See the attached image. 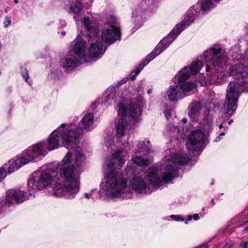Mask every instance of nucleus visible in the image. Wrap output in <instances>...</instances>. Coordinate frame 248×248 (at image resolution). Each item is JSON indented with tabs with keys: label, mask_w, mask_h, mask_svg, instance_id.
<instances>
[{
	"label": "nucleus",
	"mask_w": 248,
	"mask_h": 248,
	"mask_svg": "<svg viewBox=\"0 0 248 248\" xmlns=\"http://www.w3.org/2000/svg\"><path fill=\"white\" fill-rule=\"evenodd\" d=\"M65 124H62L54 130L49 136L47 145L39 142L46 150L51 151L59 148L62 143L67 149H74L75 157L72 159L70 152H68L62 159L63 166L60 170V175L62 179V183L57 182L53 189V195L57 197L66 196L72 198L78 193L79 188V173L78 169L82 166L86 159L81 148L78 146L79 140L77 139L78 134L73 135L74 125H69L64 128Z\"/></svg>",
	"instance_id": "obj_1"
},
{
	"label": "nucleus",
	"mask_w": 248,
	"mask_h": 248,
	"mask_svg": "<svg viewBox=\"0 0 248 248\" xmlns=\"http://www.w3.org/2000/svg\"><path fill=\"white\" fill-rule=\"evenodd\" d=\"M207 72L210 71L214 80L223 81L226 77L232 76L226 92L224 108L225 117H230L235 111L239 95L242 92H248V63H237L228 65L227 63H210L206 66Z\"/></svg>",
	"instance_id": "obj_2"
},
{
	"label": "nucleus",
	"mask_w": 248,
	"mask_h": 248,
	"mask_svg": "<svg viewBox=\"0 0 248 248\" xmlns=\"http://www.w3.org/2000/svg\"><path fill=\"white\" fill-rule=\"evenodd\" d=\"M188 163L187 158L180 154H175L171 156L170 159L167 160L160 166V170L163 175L162 179L157 175L158 170L156 168L150 167L146 175L149 184H147L141 175H139L134 164L128 163L125 170L127 177L133 176L130 185L132 189L139 194L149 193L153 189L157 188L162 186V180L169 182L177 175L178 168L177 165L185 166Z\"/></svg>",
	"instance_id": "obj_3"
},
{
	"label": "nucleus",
	"mask_w": 248,
	"mask_h": 248,
	"mask_svg": "<svg viewBox=\"0 0 248 248\" xmlns=\"http://www.w3.org/2000/svg\"><path fill=\"white\" fill-rule=\"evenodd\" d=\"M136 94L130 99V105L128 106L124 104V99L119 96L115 88L110 87L107 89L103 94L102 99L104 102H108L111 99L118 101V114L121 116L116 124V133L115 136L119 139L124 135L127 128V119H129L131 124H134L140 121L142 111L141 107L143 105V100L141 95L143 93V87H138Z\"/></svg>",
	"instance_id": "obj_4"
},
{
	"label": "nucleus",
	"mask_w": 248,
	"mask_h": 248,
	"mask_svg": "<svg viewBox=\"0 0 248 248\" xmlns=\"http://www.w3.org/2000/svg\"><path fill=\"white\" fill-rule=\"evenodd\" d=\"M127 155L126 152L119 150L106 161L109 170L106 173L105 184H101V186L109 197L124 198L129 197L131 193L127 186L126 178L118 170L125 163Z\"/></svg>",
	"instance_id": "obj_5"
},
{
	"label": "nucleus",
	"mask_w": 248,
	"mask_h": 248,
	"mask_svg": "<svg viewBox=\"0 0 248 248\" xmlns=\"http://www.w3.org/2000/svg\"><path fill=\"white\" fill-rule=\"evenodd\" d=\"M56 175L57 172L51 165L42 166L38 170L33 172L28 181L30 194L50 186L57 181Z\"/></svg>",
	"instance_id": "obj_6"
},
{
	"label": "nucleus",
	"mask_w": 248,
	"mask_h": 248,
	"mask_svg": "<svg viewBox=\"0 0 248 248\" xmlns=\"http://www.w3.org/2000/svg\"><path fill=\"white\" fill-rule=\"evenodd\" d=\"M81 22L89 38L90 47L88 49V58H101L106 51V47L97 36L99 31L96 24L92 22L88 17H84Z\"/></svg>",
	"instance_id": "obj_7"
},
{
	"label": "nucleus",
	"mask_w": 248,
	"mask_h": 248,
	"mask_svg": "<svg viewBox=\"0 0 248 248\" xmlns=\"http://www.w3.org/2000/svg\"><path fill=\"white\" fill-rule=\"evenodd\" d=\"M46 151L44 147L40 143H36L24 151L20 157L13 161L8 168V173H11L19 169L22 166L34 160L40 155L45 156Z\"/></svg>",
	"instance_id": "obj_8"
},
{
	"label": "nucleus",
	"mask_w": 248,
	"mask_h": 248,
	"mask_svg": "<svg viewBox=\"0 0 248 248\" xmlns=\"http://www.w3.org/2000/svg\"><path fill=\"white\" fill-rule=\"evenodd\" d=\"M227 56L226 50L222 47H211L204 51L193 62H226Z\"/></svg>",
	"instance_id": "obj_9"
},
{
	"label": "nucleus",
	"mask_w": 248,
	"mask_h": 248,
	"mask_svg": "<svg viewBox=\"0 0 248 248\" xmlns=\"http://www.w3.org/2000/svg\"><path fill=\"white\" fill-rule=\"evenodd\" d=\"M204 134L200 129L193 131L189 136L186 145L187 149L191 151L201 150L204 144Z\"/></svg>",
	"instance_id": "obj_10"
},
{
	"label": "nucleus",
	"mask_w": 248,
	"mask_h": 248,
	"mask_svg": "<svg viewBox=\"0 0 248 248\" xmlns=\"http://www.w3.org/2000/svg\"><path fill=\"white\" fill-rule=\"evenodd\" d=\"M93 115L91 113H88L82 119L79 124V128L76 127L75 125L71 124V125H74L72 134L74 135L75 134H78L77 139L79 140V137L84 131H89L93 128Z\"/></svg>",
	"instance_id": "obj_11"
},
{
	"label": "nucleus",
	"mask_w": 248,
	"mask_h": 248,
	"mask_svg": "<svg viewBox=\"0 0 248 248\" xmlns=\"http://www.w3.org/2000/svg\"><path fill=\"white\" fill-rule=\"evenodd\" d=\"M27 199V195L21 190L10 189L7 191L5 199V204L10 206L20 203Z\"/></svg>",
	"instance_id": "obj_12"
},
{
	"label": "nucleus",
	"mask_w": 248,
	"mask_h": 248,
	"mask_svg": "<svg viewBox=\"0 0 248 248\" xmlns=\"http://www.w3.org/2000/svg\"><path fill=\"white\" fill-rule=\"evenodd\" d=\"M192 63V64L190 67L184 68L180 72L178 75L175 77V80H177L180 84L186 82V80L189 77L191 74L192 75L197 74L202 66V63Z\"/></svg>",
	"instance_id": "obj_13"
},
{
	"label": "nucleus",
	"mask_w": 248,
	"mask_h": 248,
	"mask_svg": "<svg viewBox=\"0 0 248 248\" xmlns=\"http://www.w3.org/2000/svg\"><path fill=\"white\" fill-rule=\"evenodd\" d=\"M73 52L77 57L87 61L88 54L86 53V42L80 35H78L73 42Z\"/></svg>",
	"instance_id": "obj_14"
},
{
	"label": "nucleus",
	"mask_w": 248,
	"mask_h": 248,
	"mask_svg": "<svg viewBox=\"0 0 248 248\" xmlns=\"http://www.w3.org/2000/svg\"><path fill=\"white\" fill-rule=\"evenodd\" d=\"M120 36L119 27L114 25H111L108 28L104 29L101 33L102 39L109 44H112L117 39H119Z\"/></svg>",
	"instance_id": "obj_15"
},
{
	"label": "nucleus",
	"mask_w": 248,
	"mask_h": 248,
	"mask_svg": "<svg viewBox=\"0 0 248 248\" xmlns=\"http://www.w3.org/2000/svg\"><path fill=\"white\" fill-rule=\"evenodd\" d=\"M169 99L171 101H175L184 97L179 85L170 86L167 91Z\"/></svg>",
	"instance_id": "obj_16"
},
{
	"label": "nucleus",
	"mask_w": 248,
	"mask_h": 248,
	"mask_svg": "<svg viewBox=\"0 0 248 248\" xmlns=\"http://www.w3.org/2000/svg\"><path fill=\"white\" fill-rule=\"evenodd\" d=\"M213 121L211 118L208 116L207 114L204 115L203 121L200 123V130L202 132L205 136L208 135L211 131Z\"/></svg>",
	"instance_id": "obj_17"
},
{
	"label": "nucleus",
	"mask_w": 248,
	"mask_h": 248,
	"mask_svg": "<svg viewBox=\"0 0 248 248\" xmlns=\"http://www.w3.org/2000/svg\"><path fill=\"white\" fill-rule=\"evenodd\" d=\"M182 93L184 96L194 93L197 91V87L194 82L188 81L179 85Z\"/></svg>",
	"instance_id": "obj_18"
},
{
	"label": "nucleus",
	"mask_w": 248,
	"mask_h": 248,
	"mask_svg": "<svg viewBox=\"0 0 248 248\" xmlns=\"http://www.w3.org/2000/svg\"><path fill=\"white\" fill-rule=\"evenodd\" d=\"M201 109V104L197 102L192 103L188 115L194 121H197L200 117Z\"/></svg>",
	"instance_id": "obj_19"
},
{
	"label": "nucleus",
	"mask_w": 248,
	"mask_h": 248,
	"mask_svg": "<svg viewBox=\"0 0 248 248\" xmlns=\"http://www.w3.org/2000/svg\"><path fill=\"white\" fill-rule=\"evenodd\" d=\"M235 219L240 224V226L245 227L243 232H248V212L238 215L235 217Z\"/></svg>",
	"instance_id": "obj_20"
},
{
	"label": "nucleus",
	"mask_w": 248,
	"mask_h": 248,
	"mask_svg": "<svg viewBox=\"0 0 248 248\" xmlns=\"http://www.w3.org/2000/svg\"><path fill=\"white\" fill-rule=\"evenodd\" d=\"M180 129L177 126H174L173 124H169L167 127V134L171 138L178 139L181 137L180 135Z\"/></svg>",
	"instance_id": "obj_21"
},
{
	"label": "nucleus",
	"mask_w": 248,
	"mask_h": 248,
	"mask_svg": "<svg viewBox=\"0 0 248 248\" xmlns=\"http://www.w3.org/2000/svg\"><path fill=\"white\" fill-rule=\"evenodd\" d=\"M133 161L134 164H137L139 166L144 167L148 166L150 161L149 160L143 158L141 156H135L133 158Z\"/></svg>",
	"instance_id": "obj_22"
},
{
	"label": "nucleus",
	"mask_w": 248,
	"mask_h": 248,
	"mask_svg": "<svg viewBox=\"0 0 248 248\" xmlns=\"http://www.w3.org/2000/svg\"><path fill=\"white\" fill-rule=\"evenodd\" d=\"M83 7L82 3L78 1L72 3L69 7V13H78L80 12Z\"/></svg>",
	"instance_id": "obj_23"
},
{
	"label": "nucleus",
	"mask_w": 248,
	"mask_h": 248,
	"mask_svg": "<svg viewBox=\"0 0 248 248\" xmlns=\"http://www.w3.org/2000/svg\"><path fill=\"white\" fill-rule=\"evenodd\" d=\"M145 141L139 142L138 147L139 148V151L140 153H142L143 154L145 155L144 152L150 153V141L149 140L146 141L148 145H146Z\"/></svg>",
	"instance_id": "obj_24"
},
{
	"label": "nucleus",
	"mask_w": 248,
	"mask_h": 248,
	"mask_svg": "<svg viewBox=\"0 0 248 248\" xmlns=\"http://www.w3.org/2000/svg\"><path fill=\"white\" fill-rule=\"evenodd\" d=\"M247 34L248 35V32ZM232 57L234 59H236L237 61L242 60L248 62V43L244 55L233 54Z\"/></svg>",
	"instance_id": "obj_25"
},
{
	"label": "nucleus",
	"mask_w": 248,
	"mask_h": 248,
	"mask_svg": "<svg viewBox=\"0 0 248 248\" xmlns=\"http://www.w3.org/2000/svg\"><path fill=\"white\" fill-rule=\"evenodd\" d=\"M82 63H63V68L65 72H69L79 66Z\"/></svg>",
	"instance_id": "obj_26"
},
{
	"label": "nucleus",
	"mask_w": 248,
	"mask_h": 248,
	"mask_svg": "<svg viewBox=\"0 0 248 248\" xmlns=\"http://www.w3.org/2000/svg\"><path fill=\"white\" fill-rule=\"evenodd\" d=\"M146 64H142L140 63L137 67L136 69L134 71H132L131 73V80H134L136 78V77L140 73V71L143 68Z\"/></svg>",
	"instance_id": "obj_27"
},
{
	"label": "nucleus",
	"mask_w": 248,
	"mask_h": 248,
	"mask_svg": "<svg viewBox=\"0 0 248 248\" xmlns=\"http://www.w3.org/2000/svg\"><path fill=\"white\" fill-rule=\"evenodd\" d=\"M21 73L23 77L25 79L26 81L29 83L30 85H31L32 82L31 80H28L29 77L27 70L25 68H22Z\"/></svg>",
	"instance_id": "obj_28"
},
{
	"label": "nucleus",
	"mask_w": 248,
	"mask_h": 248,
	"mask_svg": "<svg viewBox=\"0 0 248 248\" xmlns=\"http://www.w3.org/2000/svg\"><path fill=\"white\" fill-rule=\"evenodd\" d=\"M164 114H165V116L166 117V118L169 120V119L170 118L171 116H172V115L174 113V110L173 109L171 108V109H166L165 111H164Z\"/></svg>",
	"instance_id": "obj_29"
},
{
	"label": "nucleus",
	"mask_w": 248,
	"mask_h": 248,
	"mask_svg": "<svg viewBox=\"0 0 248 248\" xmlns=\"http://www.w3.org/2000/svg\"><path fill=\"white\" fill-rule=\"evenodd\" d=\"M6 177L5 169L3 167L0 168V182H1Z\"/></svg>",
	"instance_id": "obj_30"
},
{
	"label": "nucleus",
	"mask_w": 248,
	"mask_h": 248,
	"mask_svg": "<svg viewBox=\"0 0 248 248\" xmlns=\"http://www.w3.org/2000/svg\"><path fill=\"white\" fill-rule=\"evenodd\" d=\"M170 217L172 220L176 221H183L184 220V218L182 217L181 216L179 215H171L170 216Z\"/></svg>",
	"instance_id": "obj_31"
},
{
	"label": "nucleus",
	"mask_w": 248,
	"mask_h": 248,
	"mask_svg": "<svg viewBox=\"0 0 248 248\" xmlns=\"http://www.w3.org/2000/svg\"><path fill=\"white\" fill-rule=\"evenodd\" d=\"M3 23L4 24V26L5 28L8 27L11 23L10 17L6 16L5 17V21H4Z\"/></svg>",
	"instance_id": "obj_32"
},
{
	"label": "nucleus",
	"mask_w": 248,
	"mask_h": 248,
	"mask_svg": "<svg viewBox=\"0 0 248 248\" xmlns=\"http://www.w3.org/2000/svg\"><path fill=\"white\" fill-rule=\"evenodd\" d=\"M93 0H82L85 4L86 8H88L91 6Z\"/></svg>",
	"instance_id": "obj_33"
},
{
	"label": "nucleus",
	"mask_w": 248,
	"mask_h": 248,
	"mask_svg": "<svg viewBox=\"0 0 248 248\" xmlns=\"http://www.w3.org/2000/svg\"><path fill=\"white\" fill-rule=\"evenodd\" d=\"M127 80H128V78H123L122 80H121L120 81H119L118 82V83H117L118 87L121 86L123 84L126 83L127 82Z\"/></svg>",
	"instance_id": "obj_34"
},
{
	"label": "nucleus",
	"mask_w": 248,
	"mask_h": 248,
	"mask_svg": "<svg viewBox=\"0 0 248 248\" xmlns=\"http://www.w3.org/2000/svg\"><path fill=\"white\" fill-rule=\"evenodd\" d=\"M240 248H248V241L242 242Z\"/></svg>",
	"instance_id": "obj_35"
},
{
	"label": "nucleus",
	"mask_w": 248,
	"mask_h": 248,
	"mask_svg": "<svg viewBox=\"0 0 248 248\" xmlns=\"http://www.w3.org/2000/svg\"><path fill=\"white\" fill-rule=\"evenodd\" d=\"M139 10H136L135 11L133 12V17H138V16H141L140 12H139Z\"/></svg>",
	"instance_id": "obj_36"
},
{
	"label": "nucleus",
	"mask_w": 248,
	"mask_h": 248,
	"mask_svg": "<svg viewBox=\"0 0 248 248\" xmlns=\"http://www.w3.org/2000/svg\"><path fill=\"white\" fill-rule=\"evenodd\" d=\"M65 62H75L74 61V60L72 59V58H66L65 59Z\"/></svg>",
	"instance_id": "obj_37"
},
{
	"label": "nucleus",
	"mask_w": 248,
	"mask_h": 248,
	"mask_svg": "<svg viewBox=\"0 0 248 248\" xmlns=\"http://www.w3.org/2000/svg\"><path fill=\"white\" fill-rule=\"evenodd\" d=\"M193 217L194 219L197 220L199 219V216L198 214H196L193 215Z\"/></svg>",
	"instance_id": "obj_38"
},
{
	"label": "nucleus",
	"mask_w": 248,
	"mask_h": 248,
	"mask_svg": "<svg viewBox=\"0 0 248 248\" xmlns=\"http://www.w3.org/2000/svg\"><path fill=\"white\" fill-rule=\"evenodd\" d=\"M225 133L224 132H221V133L219 134V136L218 137V140H219L220 139V137H221V136H224V135H225ZM217 141V140H216V141Z\"/></svg>",
	"instance_id": "obj_39"
},
{
	"label": "nucleus",
	"mask_w": 248,
	"mask_h": 248,
	"mask_svg": "<svg viewBox=\"0 0 248 248\" xmlns=\"http://www.w3.org/2000/svg\"><path fill=\"white\" fill-rule=\"evenodd\" d=\"M192 219V216H189L188 217V218L187 219V220L185 221V223L187 224V221H190Z\"/></svg>",
	"instance_id": "obj_40"
},
{
	"label": "nucleus",
	"mask_w": 248,
	"mask_h": 248,
	"mask_svg": "<svg viewBox=\"0 0 248 248\" xmlns=\"http://www.w3.org/2000/svg\"><path fill=\"white\" fill-rule=\"evenodd\" d=\"M225 122V120H224L222 123L218 125V127L219 128H222L223 127V124Z\"/></svg>",
	"instance_id": "obj_41"
},
{
	"label": "nucleus",
	"mask_w": 248,
	"mask_h": 248,
	"mask_svg": "<svg viewBox=\"0 0 248 248\" xmlns=\"http://www.w3.org/2000/svg\"><path fill=\"white\" fill-rule=\"evenodd\" d=\"M84 196L87 199H89L90 198V196H89V195L88 193H85L84 194Z\"/></svg>",
	"instance_id": "obj_42"
},
{
	"label": "nucleus",
	"mask_w": 248,
	"mask_h": 248,
	"mask_svg": "<svg viewBox=\"0 0 248 248\" xmlns=\"http://www.w3.org/2000/svg\"><path fill=\"white\" fill-rule=\"evenodd\" d=\"M182 122H183L184 123L186 124V123H187V119H186V118H183V119H182Z\"/></svg>",
	"instance_id": "obj_43"
},
{
	"label": "nucleus",
	"mask_w": 248,
	"mask_h": 248,
	"mask_svg": "<svg viewBox=\"0 0 248 248\" xmlns=\"http://www.w3.org/2000/svg\"><path fill=\"white\" fill-rule=\"evenodd\" d=\"M105 143H106V144L107 145V146H109L111 144V142H110V143L108 142L107 140H105Z\"/></svg>",
	"instance_id": "obj_44"
},
{
	"label": "nucleus",
	"mask_w": 248,
	"mask_h": 248,
	"mask_svg": "<svg viewBox=\"0 0 248 248\" xmlns=\"http://www.w3.org/2000/svg\"><path fill=\"white\" fill-rule=\"evenodd\" d=\"M151 93H152V89H148L147 91V93L149 94Z\"/></svg>",
	"instance_id": "obj_45"
},
{
	"label": "nucleus",
	"mask_w": 248,
	"mask_h": 248,
	"mask_svg": "<svg viewBox=\"0 0 248 248\" xmlns=\"http://www.w3.org/2000/svg\"><path fill=\"white\" fill-rule=\"evenodd\" d=\"M74 18H75V20H76V21H78V20H79V19L78 18V16H74Z\"/></svg>",
	"instance_id": "obj_46"
},
{
	"label": "nucleus",
	"mask_w": 248,
	"mask_h": 248,
	"mask_svg": "<svg viewBox=\"0 0 248 248\" xmlns=\"http://www.w3.org/2000/svg\"><path fill=\"white\" fill-rule=\"evenodd\" d=\"M65 34H66L65 31H62V32H61V35H62V36L65 35Z\"/></svg>",
	"instance_id": "obj_47"
},
{
	"label": "nucleus",
	"mask_w": 248,
	"mask_h": 248,
	"mask_svg": "<svg viewBox=\"0 0 248 248\" xmlns=\"http://www.w3.org/2000/svg\"><path fill=\"white\" fill-rule=\"evenodd\" d=\"M224 248H230V246L228 245H226L224 246Z\"/></svg>",
	"instance_id": "obj_48"
},
{
	"label": "nucleus",
	"mask_w": 248,
	"mask_h": 248,
	"mask_svg": "<svg viewBox=\"0 0 248 248\" xmlns=\"http://www.w3.org/2000/svg\"><path fill=\"white\" fill-rule=\"evenodd\" d=\"M233 121L232 119L230 120L229 122H228V124H232V123Z\"/></svg>",
	"instance_id": "obj_49"
},
{
	"label": "nucleus",
	"mask_w": 248,
	"mask_h": 248,
	"mask_svg": "<svg viewBox=\"0 0 248 248\" xmlns=\"http://www.w3.org/2000/svg\"><path fill=\"white\" fill-rule=\"evenodd\" d=\"M14 2L15 3L17 4L18 2V0H14Z\"/></svg>",
	"instance_id": "obj_50"
},
{
	"label": "nucleus",
	"mask_w": 248,
	"mask_h": 248,
	"mask_svg": "<svg viewBox=\"0 0 248 248\" xmlns=\"http://www.w3.org/2000/svg\"><path fill=\"white\" fill-rule=\"evenodd\" d=\"M211 202L212 204H214V200L213 199H212L211 200Z\"/></svg>",
	"instance_id": "obj_51"
},
{
	"label": "nucleus",
	"mask_w": 248,
	"mask_h": 248,
	"mask_svg": "<svg viewBox=\"0 0 248 248\" xmlns=\"http://www.w3.org/2000/svg\"><path fill=\"white\" fill-rule=\"evenodd\" d=\"M220 120V118H219V119H218V120H217V123H218V121H219Z\"/></svg>",
	"instance_id": "obj_52"
},
{
	"label": "nucleus",
	"mask_w": 248,
	"mask_h": 248,
	"mask_svg": "<svg viewBox=\"0 0 248 248\" xmlns=\"http://www.w3.org/2000/svg\"><path fill=\"white\" fill-rule=\"evenodd\" d=\"M95 103H93V104H92V106H94V105H95Z\"/></svg>",
	"instance_id": "obj_53"
}]
</instances>
